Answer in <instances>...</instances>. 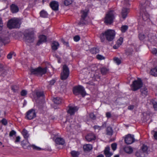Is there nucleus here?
Wrapping results in <instances>:
<instances>
[{
    "instance_id": "51",
    "label": "nucleus",
    "mask_w": 157,
    "mask_h": 157,
    "mask_svg": "<svg viewBox=\"0 0 157 157\" xmlns=\"http://www.w3.org/2000/svg\"><path fill=\"white\" fill-rule=\"evenodd\" d=\"M89 116L93 120H94L96 118V117L93 113H91L90 114Z\"/></svg>"
},
{
    "instance_id": "45",
    "label": "nucleus",
    "mask_w": 157,
    "mask_h": 157,
    "mask_svg": "<svg viewBox=\"0 0 157 157\" xmlns=\"http://www.w3.org/2000/svg\"><path fill=\"white\" fill-rule=\"evenodd\" d=\"M145 37V35L143 34H140L139 35V37L140 40H144V39Z\"/></svg>"
},
{
    "instance_id": "42",
    "label": "nucleus",
    "mask_w": 157,
    "mask_h": 157,
    "mask_svg": "<svg viewBox=\"0 0 157 157\" xmlns=\"http://www.w3.org/2000/svg\"><path fill=\"white\" fill-rule=\"evenodd\" d=\"M11 10H18L19 9L17 5L12 4L10 6Z\"/></svg>"
},
{
    "instance_id": "62",
    "label": "nucleus",
    "mask_w": 157,
    "mask_h": 157,
    "mask_svg": "<svg viewBox=\"0 0 157 157\" xmlns=\"http://www.w3.org/2000/svg\"><path fill=\"white\" fill-rule=\"evenodd\" d=\"M61 41L63 42V44L65 45H67L68 44V42L64 41L63 39H62Z\"/></svg>"
},
{
    "instance_id": "46",
    "label": "nucleus",
    "mask_w": 157,
    "mask_h": 157,
    "mask_svg": "<svg viewBox=\"0 0 157 157\" xmlns=\"http://www.w3.org/2000/svg\"><path fill=\"white\" fill-rule=\"evenodd\" d=\"M97 58L99 60H102L104 59H105V57L103 56L100 55H98L96 56Z\"/></svg>"
},
{
    "instance_id": "33",
    "label": "nucleus",
    "mask_w": 157,
    "mask_h": 157,
    "mask_svg": "<svg viewBox=\"0 0 157 157\" xmlns=\"http://www.w3.org/2000/svg\"><path fill=\"white\" fill-rule=\"evenodd\" d=\"M148 150L147 147L145 145H143L141 147V149L140 150L144 152L145 154V153H147Z\"/></svg>"
},
{
    "instance_id": "28",
    "label": "nucleus",
    "mask_w": 157,
    "mask_h": 157,
    "mask_svg": "<svg viewBox=\"0 0 157 157\" xmlns=\"http://www.w3.org/2000/svg\"><path fill=\"white\" fill-rule=\"evenodd\" d=\"M106 134L109 136H111L113 134V130L111 127H108L106 129Z\"/></svg>"
},
{
    "instance_id": "40",
    "label": "nucleus",
    "mask_w": 157,
    "mask_h": 157,
    "mask_svg": "<svg viewBox=\"0 0 157 157\" xmlns=\"http://www.w3.org/2000/svg\"><path fill=\"white\" fill-rule=\"evenodd\" d=\"M72 2V0H65L64 1V4L65 5L68 6L71 4Z\"/></svg>"
},
{
    "instance_id": "49",
    "label": "nucleus",
    "mask_w": 157,
    "mask_h": 157,
    "mask_svg": "<svg viewBox=\"0 0 157 157\" xmlns=\"http://www.w3.org/2000/svg\"><path fill=\"white\" fill-rule=\"evenodd\" d=\"M27 94V91L25 90H23L21 92V95L22 96H25Z\"/></svg>"
},
{
    "instance_id": "6",
    "label": "nucleus",
    "mask_w": 157,
    "mask_h": 157,
    "mask_svg": "<svg viewBox=\"0 0 157 157\" xmlns=\"http://www.w3.org/2000/svg\"><path fill=\"white\" fill-rule=\"evenodd\" d=\"M143 86L142 82L140 78L137 80L134 81L131 86L132 90L135 91L140 88Z\"/></svg>"
},
{
    "instance_id": "9",
    "label": "nucleus",
    "mask_w": 157,
    "mask_h": 157,
    "mask_svg": "<svg viewBox=\"0 0 157 157\" xmlns=\"http://www.w3.org/2000/svg\"><path fill=\"white\" fill-rule=\"evenodd\" d=\"M24 39L27 42H33L34 41L33 33L32 31L25 32L24 34Z\"/></svg>"
},
{
    "instance_id": "54",
    "label": "nucleus",
    "mask_w": 157,
    "mask_h": 157,
    "mask_svg": "<svg viewBox=\"0 0 157 157\" xmlns=\"http://www.w3.org/2000/svg\"><path fill=\"white\" fill-rule=\"evenodd\" d=\"M16 133V132L14 130H12L10 133L9 136L10 137L13 136L14 135H15Z\"/></svg>"
},
{
    "instance_id": "36",
    "label": "nucleus",
    "mask_w": 157,
    "mask_h": 157,
    "mask_svg": "<svg viewBox=\"0 0 157 157\" xmlns=\"http://www.w3.org/2000/svg\"><path fill=\"white\" fill-rule=\"evenodd\" d=\"M22 133L23 134L24 137L25 138H27L29 136V135L28 134L27 131L25 129H24L22 132Z\"/></svg>"
},
{
    "instance_id": "32",
    "label": "nucleus",
    "mask_w": 157,
    "mask_h": 157,
    "mask_svg": "<svg viewBox=\"0 0 157 157\" xmlns=\"http://www.w3.org/2000/svg\"><path fill=\"white\" fill-rule=\"evenodd\" d=\"M90 52L91 53L95 54L99 52V50L96 48H94L90 50Z\"/></svg>"
},
{
    "instance_id": "25",
    "label": "nucleus",
    "mask_w": 157,
    "mask_h": 157,
    "mask_svg": "<svg viewBox=\"0 0 157 157\" xmlns=\"http://www.w3.org/2000/svg\"><path fill=\"white\" fill-rule=\"evenodd\" d=\"M136 155L137 157H144L145 154L140 150L136 151Z\"/></svg>"
},
{
    "instance_id": "59",
    "label": "nucleus",
    "mask_w": 157,
    "mask_h": 157,
    "mask_svg": "<svg viewBox=\"0 0 157 157\" xmlns=\"http://www.w3.org/2000/svg\"><path fill=\"white\" fill-rule=\"evenodd\" d=\"M56 81L54 79H52L51 80L50 82V84H51V85H53L54 84V83Z\"/></svg>"
},
{
    "instance_id": "16",
    "label": "nucleus",
    "mask_w": 157,
    "mask_h": 157,
    "mask_svg": "<svg viewBox=\"0 0 157 157\" xmlns=\"http://www.w3.org/2000/svg\"><path fill=\"white\" fill-rule=\"evenodd\" d=\"M50 5L53 10H58L59 4L58 2L53 1L51 2Z\"/></svg>"
},
{
    "instance_id": "17",
    "label": "nucleus",
    "mask_w": 157,
    "mask_h": 157,
    "mask_svg": "<svg viewBox=\"0 0 157 157\" xmlns=\"http://www.w3.org/2000/svg\"><path fill=\"white\" fill-rule=\"evenodd\" d=\"M110 148L109 147H107L104 150L105 155L106 157H110L113 155V153L109 151Z\"/></svg>"
},
{
    "instance_id": "63",
    "label": "nucleus",
    "mask_w": 157,
    "mask_h": 157,
    "mask_svg": "<svg viewBox=\"0 0 157 157\" xmlns=\"http://www.w3.org/2000/svg\"><path fill=\"white\" fill-rule=\"evenodd\" d=\"M119 45L116 44V45H114L113 47L114 49H117L119 47Z\"/></svg>"
},
{
    "instance_id": "34",
    "label": "nucleus",
    "mask_w": 157,
    "mask_h": 157,
    "mask_svg": "<svg viewBox=\"0 0 157 157\" xmlns=\"http://www.w3.org/2000/svg\"><path fill=\"white\" fill-rule=\"evenodd\" d=\"M40 16L44 17H47L48 15L47 13L45 10H42L40 12Z\"/></svg>"
},
{
    "instance_id": "12",
    "label": "nucleus",
    "mask_w": 157,
    "mask_h": 157,
    "mask_svg": "<svg viewBox=\"0 0 157 157\" xmlns=\"http://www.w3.org/2000/svg\"><path fill=\"white\" fill-rule=\"evenodd\" d=\"M26 117L29 120L33 119L35 117H36V113L34 110L32 109L29 111L27 113Z\"/></svg>"
},
{
    "instance_id": "3",
    "label": "nucleus",
    "mask_w": 157,
    "mask_h": 157,
    "mask_svg": "<svg viewBox=\"0 0 157 157\" xmlns=\"http://www.w3.org/2000/svg\"><path fill=\"white\" fill-rule=\"evenodd\" d=\"M47 67L44 68H42L40 67H39L36 68H31L30 69V71L31 75H34L37 76H42L43 75L45 74L47 71Z\"/></svg>"
},
{
    "instance_id": "19",
    "label": "nucleus",
    "mask_w": 157,
    "mask_h": 157,
    "mask_svg": "<svg viewBox=\"0 0 157 157\" xmlns=\"http://www.w3.org/2000/svg\"><path fill=\"white\" fill-rule=\"evenodd\" d=\"M51 46L52 49L54 51H56L59 48V44L58 42L56 41H54L52 43Z\"/></svg>"
},
{
    "instance_id": "50",
    "label": "nucleus",
    "mask_w": 157,
    "mask_h": 157,
    "mask_svg": "<svg viewBox=\"0 0 157 157\" xmlns=\"http://www.w3.org/2000/svg\"><path fill=\"white\" fill-rule=\"evenodd\" d=\"M117 145L116 143H113L111 144V147L112 149L113 150L115 151L117 148Z\"/></svg>"
},
{
    "instance_id": "20",
    "label": "nucleus",
    "mask_w": 157,
    "mask_h": 157,
    "mask_svg": "<svg viewBox=\"0 0 157 157\" xmlns=\"http://www.w3.org/2000/svg\"><path fill=\"white\" fill-rule=\"evenodd\" d=\"M6 70L3 68V65L0 64V75L4 77L6 75Z\"/></svg>"
},
{
    "instance_id": "39",
    "label": "nucleus",
    "mask_w": 157,
    "mask_h": 157,
    "mask_svg": "<svg viewBox=\"0 0 157 157\" xmlns=\"http://www.w3.org/2000/svg\"><path fill=\"white\" fill-rule=\"evenodd\" d=\"M22 145L24 148L26 149L29 146V144L27 142H26L25 143H23Z\"/></svg>"
},
{
    "instance_id": "26",
    "label": "nucleus",
    "mask_w": 157,
    "mask_h": 157,
    "mask_svg": "<svg viewBox=\"0 0 157 157\" xmlns=\"http://www.w3.org/2000/svg\"><path fill=\"white\" fill-rule=\"evenodd\" d=\"M143 96L147 95L148 94L147 89L145 87H143L140 90Z\"/></svg>"
},
{
    "instance_id": "14",
    "label": "nucleus",
    "mask_w": 157,
    "mask_h": 157,
    "mask_svg": "<svg viewBox=\"0 0 157 157\" xmlns=\"http://www.w3.org/2000/svg\"><path fill=\"white\" fill-rule=\"evenodd\" d=\"M78 110V108L77 107L70 106L69 107V109L67 111L68 113L70 115H73L75 112H76Z\"/></svg>"
},
{
    "instance_id": "64",
    "label": "nucleus",
    "mask_w": 157,
    "mask_h": 157,
    "mask_svg": "<svg viewBox=\"0 0 157 157\" xmlns=\"http://www.w3.org/2000/svg\"><path fill=\"white\" fill-rule=\"evenodd\" d=\"M97 157H104V156L103 155L101 154V155H99L97 156Z\"/></svg>"
},
{
    "instance_id": "58",
    "label": "nucleus",
    "mask_w": 157,
    "mask_h": 157,
    "mask_svg": "<svg viewBox=\"0 0 157 157\" xmlns=\"http://www.w3.org/2000/svg\"><path fill=\"white\" fill-rule=\"evenodd\" d=\"M13 54L11 53H10L7 56V58L8 59H10L12 58Z\"/></svg>"
},
{
    "instance_id": "53",
    "label": "nucleus",
    "mask_w": 157,
    "mask_h": 157,
    "mask_svg": "<svg viewBox=\"0 0 157 157\" xmlns=\"http://www.w3.org/2000/svg\"><path fill=\"white\" fill-rule=\"evenodd\" d=\"M3 26V23L1 18L0 17V31L2 29Z\"/></svg>"
},
{
    "instance_id": "8",
    "label": "nucleus",
    "mask_w": 157,
    "mask_h": 157,
    "mask_svg": "<svg viewBox=\"0 0 157 157\" xmlns=\"http://www.w3.org/2000/svg\"><path fill=\"white\" fill-rule=\"evenodd\" d=\"M69 75V70L68 67L66 65H63L62 71L61 73V78L63 80H65L68 77Z\"/></svg>"
},
{
    "instance_id": "60",
    "label": "nucleus",
    "mask_w": 157,
    "mask_h": 157,
    "mask_svg": "<svg viewBox=\"0 0 157 157\" xmlns=\"http://www.w3.org/2000/svg\"><path fill=\"white\" fill-rule=\"evenodd\" d=\"M20 137L19 136H17L16 138V140L15 141V142L17 143V142H19L20 141Z\"/></svg>"
},
{
    "instance_id": "13",
    "label": "nucleus",
    "mask_w": 157,
    "mask_h": 157,
    "mask_svg": "<svg viewBox=\"0 0 157 157\" xmlns=\"http://www.w3.org/2000/svg\"><path fill=\"white\" fill-rule=\"evenodd\" d=\"M85 138L87 141L90 142L96 139V136L93 133H90L86 136Z\"/></svg>"
},
{
    "instance_id": "15",
    "label": "nucleus",
    "mask_w": 157,
    "mask_h": 157,
    "mask_svg": "<svg viewBox=\"0 0 157 157\" xmlns=\"http://www.w3.org/2000/svg\"><path fill=\"white\" fill-rule=\"evenodd\" d=\"M39 39L36 44L38 45H39L42 43L45 42L46 41V37L44 35L40 36H39Z\"/></svg>"
},
{
    "instance_id": "2",
    "label": "nucleus",
    "mask_w": 157,
    "mask_h": 157,
    "mask_svg": "<svg viewBox=\"0 0 157 157\" xmlns=\"http://www.w3.org/2000/svg\"><path fill=\"white\" fill-rule=\"evenodd\" d=\"M89 10H81V18L78 25L80 26H82L87 24L88 21L89 17L88 14Z\"/></svg>"
},
{
    "instance_id": "24",
    "label": "nucleus",
    "mask_w": 157,
    "mask_h": 157,
    "mask_svg": "<svg viewBox=\"0 0 157 157\" xmlns=\"http://www.w3.org/2000/svg\"><path fill=\"white\" fill-rule=\"evenodd\" d=\"M53 101L54 103L56 105H59L62 102V99L59 97L54 98Z\"/></svg>"
},
{
    "instance_id": "5",
    "label": "nucleus",
    "mask_w": 157,
    "mask_h": 157,
    "mask_svg": "<svg viewBox=\"0 0 157 157\" xmlns=\"http://www.w3.org/2000/svg\"><path fill=\"white\" fill-rule=\"evenodd\" d=\"M73 92L75 95L80 94L83 97L86 94V93L84 87L81 86L75 87L73 89Z\"/></svg>"
},
{
    "instance_id": "21",
    "label": "nucleus",
    "mask_w": 157,
    "mask_h": 157,
    "mask_svg": "<svg viewBox=\"0 0 157 157\" xmlns=\"http://www.w3.org/2000/svg\"><path fill=\"white\" fill-rule=\"evenodd\" d=\"M93 148L92 145L90 144H86L84 145L83 146V148L85 151H88L92 150Z\"/></svg>"
},
{
    "instance_id": "48",
    "label": "nucleus",
    "mask_w": 157,
    "mask_h": 157,
    "mask_svg": "<svg viewBox=\"0 0 157 157\" xmlns=\"http://www.w3.org/2000/svg\"><path fill=\"white\" fill-rule=\"evenodd\" d=\"M80 39V37L78 35L75 36L74 37V40L75 41L77 42Z\"/></svg>"
},
{
    "instance_id": "43",
    "label": "nucleus",
    "mask_w": 157,
    "mask_h": 157,
    "mask_svg": "<svg viewBox=\"0 0 157 157\" xmlns=\"http://www.w3.org/2000/svg\"><path fill=\"white\" fill-rule=\"evenodd\" d=\"M128 26L127 25H124L121 27V30L122 32H125V31L127 30Z\"/></svg>"
},
{
    "instance_id": "11",
    "label": "nucleus",
    "mask_w": 157,
    "mask_h": 157,
    "mask_svg": "<svg viewBox=\"0 0 157 157\" xmlns=\"http://www.w3.org/2000/svg\"><path fill=\"white\" fill-rule=\"evenodd\" d=\"M134 135L130 134H128L126 136L124 139L125 143L128 144H132L134 142Z\"/></svg>"
},
{
    "instance_id": "47",
    "label": "nucleus",
    "mask_w": 157,
    "mask_h": 157,
    "mask_svg": "<svg viewBox=\"0 0 157 157\" xmlns=\"http://www.w3.org/2000/svg\"><path fill=\"white\" fill-rule=\"evenodd\" d=\"M151 133H154L153 136L155 139L156 140H157V132L152 131H151Z\"/></svg>"
},
{
    "instance_id": "37",
    "label": "nucleus",
    "mask_w": 157,
    "mask_h": 157,
    "mask_svg": "<svg viewBox=\"0 0 157 157\" xmlns=\"http://www.w3.org/2000/svg\"><path fill=\"white\" fill-rule=\"evenodd\" d=\"M151 102L155 110H157V102L154 100H152Z\"/></svg>"
},
{
    "instance_id": "30",
    "label": "nucleus",
    "mask_w": 157,
    "mask_h": 157,
    "mask_svg": "<svg viewBox=\"0 0 157 157\" xmlns=\"http://www.w3.org/2000/svg\"><path fill=\"white\" fill-rule=\"evenodd\" d=\"M124 150L125 152L129 154L131 153L133 151L132 148L130 147H125L124 148Z\"/></svg>"
},
{
    "instance_id": "35",
    "label": "nucleus",
    "mask_w": 157,
    "mask_h": 157,
    "mask_svg": "<svg viewBox=\"0 0 157 157\" xmlns=\"http://www.w3.org/2000/svg\"><path fill=\"white\" fill-rule=\"evenodd\" d=\"M11 89L14 92H17L19 89V87L17 85L12 86Z\"/></svg>"
},
{
    "instance_id": "52",
    "label": "nucleus",
    "mask_w": 157,
    "mask_h": 157,
    "mask_svg": "<svg viewBox=\"0 0 157 157\" xmlns=\"http://www.w3.org/2000/svg\"><path fill=\"white\" fill-rule=\"evenodd\" d=\"M1 122L2 124L4 125H6L7 124V120L5 119H3L1 121Z\"/></svg>"
},
{
    "instance_id": "56",
    "label": "nucleus",
    "mask_w": 157,
    "mask_h": 157,
    "mask_svg": "<svg viewBox=\"0 0 157 157\" xmlns=\"http://www.w3.org/2000/svg\"><path fill=\"white\" fill-rule=\"evenodd\" d=\"M32 146L33 147V149L36 150H40L41 149L40 148L37 147L34 145H32Z\"/></svg>"
},
{
    "instance_id": "38",
    "label": "nucleus",
    "mask_w": 157,
    "mask_h": 157,
    "mask_svg": "<svg viewBox=\"0 0 157 157\" xmlns=\"http://www.w3.org/2000/svg\"><path fill=\"white\" fill-rule=\"evenodd\" d=\"M108 70L105 67H103L101 69V71L103 75H105L108 72Z\"/></svg>"
},
{
    "instance_id": "23",
    "label": "nucleus",
    "mask_w": 157,
    "mask_h": 157,
    "mask_svg": "<svg viewBox=\"0 0 157 157\" xmlns=\"http://www.w3.org/2000/svg\"><path fill=\"white\" fill-rule=\"evenodd\" d=\"M55 142L56 144L63 145L64 144V140L62 138H57L55 140Z\"/></svg>"
},
{
    "instance_id": "10",
    "label": "nucleus",
    "mask_w": 157,
    "mask_h": 157,
    "mask_svg": "<svg viewBox=\"0 0 157 157\" xmlns=\"http://www.w3.org/2000/svg\"><path fill=\"white\" fill-rule=\"evenodd\" d=\"M36 102L37 103L41 104L44 102V94L42 92H37L36 93Z\"/></svg>"
},
{
    "instance_id": "7",
    "label": "nucleus",
    "mask_w": 157,
    "mask_h": 157,
    "mask_svg": "<svg viewBox=\"0 0 157 157\" xmlns=\"http://www.w3.org/2000/svg\"><path fill=\"white\" fill-rule=\"evenodd\" d=\"M7 25L10 29L18 28L19 26L18 20L17 19H11L9 20Z\"/></svg>"
},
{
    "instance_id": "1",
    "label": "nucleus",
    "mask_w": 157,
    "mask_h": 157,
    "mask_svg": "<svg viewBox=\"0 0 157 157\" xmlns=\"http://www.w3.org/2000/svg\"><path fill=\"white\" fill-rule=\"evenodd\" d=\"M116 33L113 29H108L103 32L100 35L101 42H104L105 40L108 41H112L115 38Z\"/></svg>"
},
{
    "instance_id": "41",
    "label": "nucleus",
    "mask_w": 157,
    "mask_h": 157,
    "mask_svg": "<svg viewBox=\"0 0 157 157\" xmlns=\"http://www.w3.org/2000/svg\"><path fill=\"white\" fill-rule=\"evenodd\" d=\"M123 41V38L122 37H120L119 39L117 41V44L119 46L121 45Z\"/></svg>"
},
{
    "instance_id": "57",
    "label": "nucleus",
    "mask_w": 157,
    "mask_h": 157,
    "mask_svg": "<svg viewBox=\"0 0 157 157\" xmlns=\"http://www.w3.org/2000/svg\"><path fill=\"white\" fill-rule=\"evenodd\" d=\"M106 117L108 118H109L111 117V114L110 112H107L106 114Z\"/></svg>"
},
{
    "instance_id": "29",
    "label": "nucleus",
    "mask_w": 157,
    "mask_h": 157,
    "mask_svg": "<svg viewBox=\"0 0 157 157\" xmlns=\"http://www.w3.org/2000/svg\"><path fill=\"white\" fill-rule=\"evenodd\" d=\"M128 12V10H122L121 15L123 19H124L126 18Z\"/></svg>"
},
{
    "instance_id": "22",
    "label": "nucleus",
    "mask_w": 157,
    "mask_h": 157,
    "mask_svg": "<svg viewBox=\"0 0 157 157\" xmlns=\"http://www.w3.org/2000/svg\"><path fill=\"white\" fill-rule=\"evenodd\" d=\"M141 15L144 21H146L149 18V15L146 11H143Z\"/></svg>"
},
{
    "instance_id": "31",
    "label": "nucleus",
    "mask_w": 157,
    "mask_h": 157,
    "mask_svg": "<svg viewBox=\"0 0 157 157\" xmlns=\"http://www.w3.org/2000/svg\"><path fill=\"white\" fill-rule=\"evenodd\" d=\"M71 154L73 157H78L80 154V153L78 151H71Z\"/></svg>"
},
{
    "instance_id": "44",
    "label": "nucleus",
    "mask_w": 157,
    "mask_h": 157,
    "mask_svg": "<svg viewBox=\"0 0 157 157\" xmlns=\"http://www.w3.org/2000/svg\"><path fill=\"white\" fill-rule=\"evenodd\" d=\"M114 61L118 65L120 64L121 63V60L117 58H114L113 59Z\"/></svg>"
},
{
    "instance_id": "18",
    "label": "nucleus",
    "mask_w": 157,
    "mask_h": 157,
    "mask_svg": "<svg viewBox=\"0 0 157 157\" xmlns=\"http://www.w3.org/2000/svg\"><path fill=\"white\" fill-rule=\"evenodd\" d=\"M9 42V39L8 37H4L3 36L0 38V45L3 44H6Z\"/></svg>"
},
{
    "instance_id": "4",
    "label": "nucleus",
    "mask_w": 157,
    "mask_h": 157,
    "mask_svg": "<svg viewBox=\"0 0 157 157\" xmlns=\"http://www.w3.org/2000/svg\"><path fill=\"white\" fill-rule=\"evenodd\" d=\"M114 17L113 10H110L106 15L104 22L107 25H110L113 22Z\"/></svg>"
},
{
    "instance_id": "27",
    "label": "nucleus",
    "mask_w": 157,
    "mask_h": 157,
    "mask_svg": "<svg viewBox=\"0 0 157 157\" xmlns=\"http://www.w3.org/2000/svg\"><path fill=\"white\" fill-rule=\"evenodd\" d=\"M150 73L151 75L153 76H157V67L151 69Z\"/></svg>"
},
{
    "instance_id": "55",
    "label": "nucleus",
    "mask_w": 157,
    "mask_h": 157,
    "mask_svg": "<svg viewBox=\"0 0 157 157\" xmlns=\"http://www.w3.org/2000/svg\"><path fill=\"white\" fill-rule=\"evenodd\" d=\"M152 52L153 54L157 56V49L154 48L152 49Z\"/></svg>"
},
{
    "instance_id": "61",
    "label": "nucleus",
    "mask_w": 157,
    "mask_h": 157,
    "mask_svg": "<svg viewBox=\"0 0 157 157\" xmlns=\"http://www.w3.org/2000/svg\"><path fill=\"white\" fill-rule=\"evenodd\" d=\"M134 105H130V106H128V109H129L132 110L134 108Z\"/></svg>"
}]
</instances>
